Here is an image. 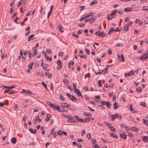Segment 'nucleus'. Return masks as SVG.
Instances as JSON below:
<instances>
[{"instance_id":"obj_1","label":"nucleus","mask_w":148,"mask_h":148,"mask_svg":"<svg viewBox=\"0 0 148 148\" xmlns=\"http://www.w3.org/2000/svg\"><path fill=\"white\" fill-rule=\"evenodd\" d=\"M73 86L75 89V91H74V92L76 93L78 96H80L82 97L83 96L81 95V93L79 90L78 89H77L76 88V85L74 84H73Z\"/></svg>"},{"instance_id":"obj_2","label":"nucleus","mask_w":148,"mask_h":148,"mask_svg":"<svg viewBox=\"0 0 148 148\" xmlns=\"http://www.w3.org/2000/svg\"><path fill=\"white\" fill-rule=\"evenodd\" d=\"M57 63L58 66V67H57V69L60 70L61 69L62 67V63L61 60H58L57 62Z\"/></svg>"},{"instance_id":"obj_3","label":"nucleus","mask_w":148,"mask_h":148,"mask_svg":"<svg viewBox=\"0 0 148 148\" xmlns=\"http://www.w3.org/2000/svg\"><path fill=\"white\" fill-rule=\"evenodd\" d=\"M90 120V118H86L85 120L80 118L79 121L81 122L85 123L89 121Z\"/></svg>"},{"instance_id":"obj_4","label":"nucleus","mask_w":148,"mask_h":148,"mask_svg":"<svg viewBox=\"0 0 148 148\" xmlns=\"http://www.w3.org/2000/svg\"><path fill=\"white\" fill-rule=\"evenodd\" d=\"M4 93H9L10 94H12L16 93V92L12 90H5L4 92Z\"/></svg>"},{"instance_id":"obj_5","label":"nucleus","mask_w":148,"mask_h":148,"mask_svg":"<svg viewBox=\"0 0 148 148\" xmlns=\"http://www.w3.org/2000/svg\"><path fill=\"white\" fill-rule=\"evenodd\" d=\"M148 58V54L146 53L145 54H143L142 55L140 59L141 60H143V59H146Z\"/></svg>"},{"instance_id":"obj_6","label":"nucleus","mask_w":148,"mask_h":148,"mask_svg":"<svg viewBox=\"0 0 148 148\" xmlns=\"http://www.w3.org/2000/svg\"><path fill=\"white\" fill-rule=\"evenodd\" d=\"M114 16L112 15L111 13L108 15L107 18L109 20H110L114 18Z\"/></svg>"},{"instance_id":"obj_7","label":"nucleus","mask_w":148,"mask_h":148,"mask_svg":"<svg viewBox=\"0 0 148 148\" xmlns=\"http://www.w3.org/2000/svg\"><path fill=\"white\" fill-rule=\"evenodd\" d=\"M107 125L111 131L113 132L115 131V129L110 124L108 123L107 124Z\"/></svg>"},{"instance_id":"obj_8","label":"nucleus","mask_w":148,"mask_h":148,"mask_svg":"<svg viewBox=\"0 0 148 148\" xmlns=\"http://www.w3.org/2000/svg\"><path fill=\"white\" fill-rule=\"evenodd\" d=\"M67 122L68 123H74L75 120L71 116L67 120Z\"/></svg>"},{"instance_id":"obj_9","label":"nucleus","mask_w":148,"mask_h":148,"mask_svg":"<svg viewBox=\"0 0 148 148\" xmlns=\"http://www.w3.org/2000/svg\"><path fill=\"white\" fill-rule=\"evenodd\" d=\"M47 103H48V105L50 107H51L53 108H55L56 106L55 105V104L51 103V102H50L49 101H48L47 102Z\"/></svg>"},{"instance_id":"obj_10","label":"nucleus","mask_w":148,"mask_h":148,"mask_svg":"<svg viewBox=\"0 0 148 148\" xmlns=\"http://www.w3.org/2000/svg\"><path fill=\"white\" fill-rule=\"evenodd\" d=\"M61 106L63 108L69 107L70 106L69 104H67L66 103H62Z\"/></svg>"},{"instance_id":"obj_11","label":"nucleus","mask_w":148,"mask_h":148,"mask_svg":"<svg viewBox=\"0 0 148 148\" xmlns=\"http://www.w3.org/2000/svg\"><path fill=\"white\" fill-rule=\"evenodd\" d=\"M130 110L133 113H136L137 112V111L134 110V109L132 108V104L130 105Z\"/></svg>"},{"instance_id":"obj_12","label":"nucleus","mask_w":148,"mask_h":148,"mask_svg":"<svg viewBox=\"0 0 148 148\" xmlns=\"http://www.w3.org/2000/svg\"><path fill=\"white\" fill-rule=\"evenodd\" d=\"M69 98L71 100L73 101L77 100V99L76 98L75 96H73L72 95H71V96L70 98Z\"/></svg>"},{"instance_id":"obj_13","label":"nucleus","mask_w":148,"mask_h":148,"mask_svg":"<svg viewBox=\"0 0 148 148\" xmlns=\"http://www.w3.org/2000/svg\"><path fill=\"white\" fill-rule=\"evenodd\" d=\"M11 142L13 144H15L16 142V139L15 137H13L11 139Z\"/></svg>"},{"instance_id":"obj_14","label":"nucleus","mask_w":148,"mask_h":148,"mask_svg":"<svg viewBox=\"0 0 148 148\" xmlns=\"http://www.w3.org/2000/svg\"><path fill=\"white\" fill-rule=\"evenodd\" d=\"M120 136L122 138L124 139H126L127 137H126V135L125 134H121V133H120Z\"/></svg>"},{"instance_id":"obj_15","label":"nucleus","mask_w":148,"mask_h":148,"mask_svg":"<svg viewBox=\"0 0 148 148\" xmlns=\"http://www.w3.org/2000/svg\"><path fill=\"white\" fill-rule=\"evenodd\" d=\"M88 19L89 20L90 23V24L93 23L95 21V18H93L92 16L91 18H88Z\"/></svg>"},{"instance_id":"obj_16","label":"nucleus","mask_w":148,"mask_h":148,"mask_svg":"<svg viewBox=\"0 0 148 148\" xmlns=\"http://www.w3.org/2000/svg\"><path fill=\"white\" fill-rule=\"evenodd\" d=\"M143 140L144 142L148 143V136H144Z\"/></svg>"},{"instance_id":"obj_17","label":"nucleus","mask_w":148,"mask_h":148,"mask_svg":"<svg viewBox=\"0 0 148 148\" xmlns=\"http://www.w3.org/2000/svg\"><path fill=\"white\" fill-rule=\"evenodd\" d=\"M44 56L47 60H49L50 62L51 61V58L50 57H49L46 54V53L45 54Z\"/></svg>"},{"instance_id":"obj_18","label":"nucleus","mask_w":148,"mask_h":148,"mask_svg":"<svg viewBox=\"0 0 148 148\" xmlns=\"http://www.w3.org/2000/svg\"><path fill=\"white\" fill-rule=\"evenodd\" d=\"M32 50L34 51V54L32 55V56H34L37 54V49L36 47H33Z\"/></svg>"},{"instance_id":"obj_19","label":"nucleus","mask_w":148,"mask_h":148,"mask_svg":"<svg viewBox=\"0 0 148 148\" xmlns=\"http://www.w3.org/2000/svg\"><path fill=\"white\" fill-rule=\"evenodd\" d=\"M132 9L130 8H125L124 9V11L126 12H128L131 11Z\"/></svg>"},{"instance_id":"obj_20","label":"nucleus","mask_w":148,"mask_h":148,"mask_svg":"<svg viewBox=\"0 0 148 148\" xmlns=\"http://www.w3.org/2000/svg\"><path fill=\"white\" fill-rule=\"evenodd\" d=\"M130 129L131 130H133V131H135L136 132H138V129L136 127H131Z\"/></svg>"},{"instance_id":"obj_21","label":"nucleus","mask_w":148,"mask_h":148,"mask_svg":"<svg viewBox=\"0 0 148 148\" xmlns=\"http://www.w3.org/2000/svg\"><path fill=\"white\" fill-rule=\"evenodd\" d=\"M29 130L31 133L32 134H36V129H35L34 130H33V129L29 128Z\"/></svg>"},{"instance_id":"obj_22","label":"nucleus","mask_w":148,"mask_h":148,"mask_svg":"<svg viewBox=\"0 0 148 148\" xmlns=\"http://www.w3.org/2000/svg\"><path fill=\"white\" fill-rule=\"evenodd\" d=\"M99 36H100V37L101 38H102L103 37H105L106 36L105 33L103 32H101V33H99Z\"/></svg>"},{"instance_id":"obj_23","label":"nucleus","mask_w":148,"mask_h":148,"mask_svg":"<svg viewBox=\"0 0 148 148\" xmlns=\"http://www.w3.org/2000/svg\"><path fill=\"white\" fill-rule=\"evenodd\" d=\"M51 115H50V114H48L47 115V118H46L45 119V121L47 122L48 121H49V118L51 117Z\"/></svg>"},{"instance_id":"obj_24","label":"nucleus","mask_w":148,"mask_h":148,"mask_svg":"<svg viewBox=\"0 0 148 148\" xmlns=\"http://www.w3.org/2000/svg\"><path fill=\"white\" fill-rule=\"evenodd\" d=\"M92 12H89L88 13V14H86L87 15L85 16V17H86V18H89L90 16H92Z\"/></svg>"},{"instance_id":"obj_25","label":"nucleus","mask_w":148,"mask_h":148,"mask_svg":"<svg viewBox=\"0 0 148 148\" xmlns=\"http://www.w3.org/2000/svg\"><path fill=\"white\" fill-rule=\"evenodd\" d=\"M58 28H59V31L61 33H63V29L62 28V26L61 25H58Z\"/></svg>"},{"instance_id":"obj_26","label":"nucleus","mask_w":148,"mask_h":148,"mask_svg":"<svg viewBox=\"0 0 148 148\" xmlns=\"http://www.w3.org/2000/svg\"><path fill=\"white\" fill-rule=\"evenodd\" d=\"M34 34H32V35H30L28 37V41H29L30 40H32V38L34 37Z\"/></svg>"},{"instance_id":"obj_27","label":"nucleus","mask_w":148,"mask_h":148,"mask_svg":"<svg viewBox=\"0 0 148 148\" xmlns=\"http://www.w3.org/2000/svg\"><path fill=\"white\" fill-rule=\"evenodd\" d=\"M118 104L116 103V102H115L114 104V109L115 110L118 107H119V106H118Z\"/></svg>"},{"instance_id":"obj_28","label":"nucleus","mask_w":148,"mask_h":148,"mask_svg":"<svg viewBox=\"0 0 148 148\" xmlns=\"http://www.w3.org/2000/svg\"><path fill=\"white\" fill-rule=\"evenodd\" d=\"M83 114L85 116H90L91 115V114L90 113H88L86 112H84L83 113Z\"/></svg>"},{"instance_id":"obj_29","label":"nucleus","mask_w":148,"mask_h":148,"mask_svg":"<svg viewBox=\"0 0 148 148\" xmlns=\"http://www.w3.org/2000/svg\"><path fill=\"white\" fill-rule=\"evenodd\" d=\"M105 104L106 105L107 108H109L111 106L110 104L108 101H106V102Z\"/></svg>"},{"instance_id":"obj_30","label":"nucleus","mask_w":148,"mask_h":148,"mask_svg":"<svg viewBox=\"0 0 148 148\" xmlns=\"http://www.w3.org/2000/svg\"><path fill=\"white\" fill-rule=\"evenodd\" d=\"M110 135H111V137H113L114 138H116V139H117L118 138V137H117V136L116 135L113 134L112 133H111L110 134Z\"/></svg>"},{"instance_id":"obj_31","label":"nucleus","mask_w":148,"mask_h":148,"mask_svg":"<svg viewBox=\"0 0 148 148\" xmlns=\"http://www.w3.org/2000/svg\"><path fill=\"white\" fill-rule=\"evenodd\" d=\"M4 88H7L8 89H11L12 88H13L14 87L15 85H13L11 86H3Z\"/></svg>"},{"instance_id":"obj_32","label":"nucleus","mask_w":148,"mask_h":148,"mask_svg":"<svg viewBox=\"0 0 148 148\" xmlns=\"http://www.w3.org/2000/svg\"><path fill=\"white\" fill-rule=\"evenodd\" d=\"M116 118V114L112 115L111 118V119L112 121H113L114 120L115 118Z\"/></svg>"},{"instance_id":"obj_33","label":"nucleus","mask_w":148,"mask_h":148,"mask_svg":"<svg viewBox=\"0 0 148 148\" xmlns=\"http://www.w3.org/2000/svg\"><path fill=\"white\" fill-rule=\"evenodd\" d=\"M123 43H118L116 45V47H120L123 46Z\"/></svg>"},{"instance_id":"obj_34","label":"nucleus","mask_w":148,"mask_h":148,"mask_svg":"<svg viewBox=\"0 0 148 148\" xmlns=\"http://www.w3.org/2000/svg\"><path fill=\"white\" fill-rule=\"evenodd\" d=\"M117 12V10H114L112 11L111 13L112 14V15H113L115 16V14Z\"/></svg>"},{"instance_id":"obj_35","label":"nucleus","mask_w":148,"mask_h":148,"mask_svg":"<svg viewBox=\"0 0 148 148\" xmlns=\"http://www.w3.org/2000/svg\"><path fill=\"white\" fill-rule=\"evenodd\" d=\"M34 64V63L33 62H32L29 64L28 66V68L30 69H31L32 68V66Z\"/></svg>"},{"instance_id":"obj_36","label":"nucleus","mask_w":148,"mask_h":148,"mask_svg":"<svg viewBox=\"0 0 148 148\" xmlns=\"http://www.w3.org/2000/svg\"><path fill=\"white\" fill-rule=\"evenodd\" d=\"M116 115V118H118L119 119H120L121 118V116L118 113L115 114Z\"/></svg>"},{"instance_id":"obj_37","label":"nucleus","mask_w":148,"mask_h":148,"mask_svg":"<svg viewBox=\"0 0 148 148\" xmlns=\"http://www.w3.org/2000/svg\"><path fill=\"white\" fill-rule=\"evenodd\" d=\"M128 27V25H126L125 26L123 30L126 32H127V30Z\"/></svg>"},{"instance_id":"obj_38","label":"nucleus","mask_w":148,"mask_h":148,"mask_svg":"<svg viewBox=\"0 0 148 148\" xmlns=\"http://www.w3.org/2000/svg\"><path fill=\"white\" fill-rule=\"evenodd\" d=\"M121 58L120 60V61L122 62H124L125 61V60L123 54H122L121 55Z\"/></svg>"},{"instance_id":"obj_39","label":"nucleus","mask_w":148,"mask_h":148,"mask_svg":"<svg viewBox=\"0 0 148 148\" xmlns=\"http://www.w3.org/2000/svg\"><path fill=\"white\" fill-rule=\"evenodd\" d=\"M114 30V29L113 28H110L108 31V34H110L111 32H113Z\"/></svg>"},{"instance_id":"obj_40","label":"nucleus","mask_w":148,"mask_h":148,"mask_svg":"<svg viewBox=\"0 0 148 148\" xmlns=\"http://www.w3.org/2000/svg\"><path fill=\"white\" fill-rule=\"evenodd\" d=\"M97 3L96 0H94L92 1L90 3V5H92Z\"/></svg>"},{"instance_id":"obj_41","label":"nucleus","mask_w":148,"mask_h":148,"mask_svg":"<svg viewBox=\"0 0 148 148\" xmlns=\"http://www.w3.org/2000/svg\"><path fill=\"white\" fill-rule=\"evenodd\" d=\"M41 84L45 88V89L47 90V85L43 82H42Z\"/></svg>"},{"instance_id":"obj_42","label":"nucleus","mask_w":148,"mask_h":148,"mask_svg":"<svg viewBox=\"0 0 148 148\" xmlns=\"http://www.w3.org/2000/svg\"><path fill=\"white\" fill-rule=\"evenodd\" d=\"M127 134L126 135V136H127L130 137H132V134L128 132H126Z\"/></svg>"},{"instance_id":"obj_43","label":"nucleus","mask_w":148,"mask_h":148,"mask_svg":"<svg viewBox=\"0 0 148 148\" xmlns=\"http://www.w3.org/2000/svg\"><path fill=\"white\" fill-rule=\"evenodd\" d=\"M103 70H100L98 72H95V74L96 75L101 74L102 73Z\"/></svg>"},{"instance_id":"obj_44","label":"nucleus","mask_w":148,"mask_h":148,"mask_svg":"<svg viewBox=\"0 0 148 148\" xmlns=\"http://www.w3.org/2000/svg\"><path fill=\"white\" fill-rule=\"evenodd\" d=\"M98 86L100 87H101L102 86V84L101 83V81L100 80H98Z\"/></svg>"},{"instance_id":"obj_45","label":"nucleus","mask_w":148,"mask_h":148,"mask_svg":"<svg viewBox=\"0 0 148 148\" xmlns=\"http://www.w3.org/2000/svg\"><path fill=\"white\" fill-rule=\"evenodd\" d=\"M98 107L101 109L104 110L105 109V107H103L102 105H99L98 106Z\"/></svg>"},{"instance_id":"obj_46","label":"nucleus","mask_w":148,"mask_h":148,"mask_svg":"<svg viewBox=\"0 0 148 148\" xmlns=\"http://www.w3.org/2000/svg\"><path fill=\"white\" fill-rule=\"evenodd\" d=\"M60 97V99L61 100L63 101H64V100L65 99V98L64 97H63V96L61 95Z\"/></svg>"},{"instance_id":"obj_47","label":"nucleus","mask_w":148,"mask_h":148,"mask_svg":"<svg viewBox=\"0 0 148 148\" xmlns=\"http://www.w3.org/2000/svg\"><path fill=\"white\" fill-rule=\"evenodd\" d=\"M143 10H148V7L147 6H143Z\"/></svg>"},{"instance_id":"obj_48","label":"nucleus","mask_w":148,"mask_h":148,"mask_svg":"<svg viewBox=\"0 0 148 148\" xmlns=\"http://www.w3.org/2000/svg\"><path fill=\"white\" fill-rule=\"evenodd\" d=\"M143 123L144 124L146 125H148V121L147 120L145 121V120L144 119H143Z\"/></svg>"},{"instance_id":"obj_49","label":"nucleus","mask_w":148,"mask_h":148,"mask_svg":"<svg viewBox=\"0 0 148 148\" xmlns=\"http://www.w3.org/2000/svg\"><path fill=\"white\" fill-rule=\"evenodd\" d=\"M140 104L141 106L143 107L146 106V105L145 103L144 102H142L140 103Z\"/></svg>"},{"instance_id":"obj_50","label":"nucleus","mask_w":148,"mask_h":148,"mask_svg":"<svg viewBox=\"0 0 148 148\" xmlns=\"http://www.w3.org/2000/svg\"><path fill=\"white\" fill-rule=\"evenodd\" d=\"M63 81L64 83L65 84H66L67 83H68L69 81H67L66 79H63Z\"/></svg>"},{"instance_id":"obj_51","label":"nucleus","mask_w":148,"mask_h":148,"mask_svg":"<svg viewBox=\"0 0 148 148\" xmlns=\"http://www.w3.org/2000/svg\"><path fill=\"white\" fill-rule=\"evenodd\" d=\"M63 116L65 118H68L69 119L71 117V116L70 115H67L65 114Z\"/></svg>"},{"instance_id":"obj_52","label":"nucleus","mask_w":148,"mask_h":148,"mask_svg":"<svg viewBox=\"0 0 148 148\" xmlns=\"http://www.w3.org/2000/svg\"><path fill=\"white\" fill-rule=\"evenodd\" d=\"M29 51V50H28V51H27V50L25 51V50H23V52H24V56H26V55L27 54V53H28Z\"/></svg>"},{"instance_id":"obj_53","label":"nucleus","mask_w":148,"mask_h":148,"mask_svg":"<svg viewBox=\"0 0 148 148\" xmlns=\"http://www.w3.org/2000/svg\"><path fill=\"white\" fill-rule=\"evenodd\" d=\"M79 56L80 57L83 58H84L86 59L87 58L86 56L85 55H79Z\"/></svg>"},{"instance_id":"obj_54","label":"nucleus","mask_w":148,"mask_h":148,"mask_svg":"<svg viewBox=\"0 0 148 148\" xmlns=\"http://www.w3.org/2000/svg\"><path fill=\"white\" fill-rule=\"evenodd\" d=\"M124 128L125 129V130H127V131L129 130L130 129V128L129 127L127 126L126 125L125 126V127H124Z\"/></svg>"},{"instance_id":"obj_55","label":"nucleus","mask_w":148,"mask_h":148,"mask_svg":"<svg viewBox=\"0 0 148 148\" xmlns=\"http://www.w3.org/2000/svg\"><path fill=\"white\" fill-rule=\"evenodd\" d=\"M74 64V62H69L68 64L69 67V68L70 67V66L71 65H73Z\"/></svg>"},{"instance_id":"obj_56","label":"nucleus","mask_w":148,"mask_h":148,"mask_svg":"<svg viewBox=\"0 0 148 148\" xmlns=\"http://www.w3.org/2000/svg\"><path fill=\"white\" fill-rule=\"evenodd\" d=\"M108 68H107L106 67L104 69V70H103V71H105V72L104 73V74H106L108 73Z\"/></svg>"},{"instance_id":"obj_57","label":"nucleus","mask_w":148,"mask_h":148,"mask_svg":"<svg viewBox=\"0 0 148 148\" xmlns=\"http://www.w3.org/2000/svg\"><path fill=\"white\" fill-rule=\"evenodd\" d=\"M17 12H15L13 14V15L12 17V18H15V17H16V15H17Z\"/></svg>"},{"instance_id":"obj_58","label":"nucleus","mask_w":148,"mask_h":148,"mask_svg":"<svg viewBox=\"0 0 148 148\" xmlns=\"http://www.w3.org/2000/svg\"><path fill=\"white\" fill-rule=\"evenodd\" d=\"M47 49V52L50 54L51 53H52V51L51 49Z\"/></svg>"},{"instance_id":"obj_59","label":"nucleus","mask_w":148,"mask_h":148,"mask_svg":"<svg viewBox=\"0 0 148 148\" xmlns=\"http://www.w3.org/2000/svg\"><path fill=\"white\" fill-rule=\"evenodd\" d=\"M54 130V128L53 127H52L51 131V134H53V132Z\"/></svg>"},{"instance_id":"obj_60","label":"nucleus","mask_w":148,"mask_h":148,"mask_svg":"<svg viewBox=\"0 0 148 148\" xmlns=\"http://www.w3.org/2000/svg\"><path fill=\"white\" fill-rule=\"evenodd\" d=\"M14 11V10L13 9V8H12V7H11L10 8V13H11V14Z\"/></svg>"},{"instance_id":"obj_61","label":"nucleus","mask_w":148,"mask_h":148,"mask_svg":"<svg viewBox=\"0 0 148 148\" xmlns=\"http://www.w3.org/2000/svg\"><path fill=\"white\" fill-rule=\"evenodd\" d=\"M85 24L84 23H81L78 25V26L80 27H83Z\"/></svg>"},{"instance_id":"obj_62","label":"nucleus","mask_w":148,"mask_h":148,"mask_svg":"<svg viewBox=\"0 0 148 148\" xmlns=\"http://www.w3.org/2000/svg\"><path fill=\"white\" fill-rule=\"evenodd\" d=\"M100 103L101 104V105H105L106 102L104 101H102L100 102Z\"/></svg>"},{"instance_id":"obj_63","label":"nucleus","mask_w":148,"mask_h":148,"mask_svg":"<svg viewBox=\"0 0 148 148\" xmlns=\"http://www.w3.org/2000/svg\"><path fill=\"white\" fill-rule=\"evenodd\" d=\"M60 107L59 106H56L55 109H56V110L58 111H59L60 110Z\"/></svg>"},{"instance_id":"obj_64","label":"nucleus","mask_w":148,"mask_h":148,"mask_svg":"<svg viewBox=\"0 0 148 148\" xmlns=\"http://www.w3.org/2000/svg\"><path fill=\"white\" fill-rule=\"evenodd\" d=\"M86 136L89 139L91 137V135L90 134H88L86 135Z\"/></svg>"}]
</instances>
